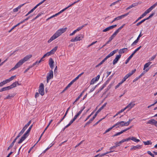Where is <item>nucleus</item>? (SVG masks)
Listing matches in <instances>:
<instances>
[{
	"label": "nucleus",
	"instance_id": "nucleus-1",
	"mask_svg": "<svg viewBox=\"0 0 157 157\" xmlns=\"http://www.w3.org/2000/svg\"><path fill=\"white\" fill-rule=\"evenodd\" d=\"M67 29V28H61L58 29L48 40V43H51L52 41L60 36L62 34L65 33Z\"/></svg>",
	"mask_w": 157,
	"mask_h": 157
},
{
	"label": "nucleus",
	"instance_id": "nucleus-2",
	"mask_svg": "<svg viewBox=\"0 0 157 157\" xmlns=\"http://www.w3.org/2000/svg\"><path fill=\"white\" fill-rule=\"evenodd\" d=\"M32 56L28 55L26 56L24 58L20 60L15 66L11 69V70L13 71L14 70L20 67L24 62L27 61L29 59L31 58Z\"/></svg>",
	"mask_w": 157,
	"mask_h": 157
},
{
	"label": "nucleus",
	"instance_id": "nucleus-3",
	"mask_svg": "<svg viewBox=\"0 0 157 157\" xmlns=\"http://www.w3.org/2000/svg\"><path fill=\"white\" fill-rule=\"evenodd\" d=\"M107 103H105L98 110V111L96 112L95 114L93 116V117L91 118H90V119L89 120V121H88L85 124L84 127H85L86 125L87 124H89L90 123H91L92 121H93V120L97 116V114L98 113H99L102 109H103L106 106Z\"/></svg>",
	"mask_w": 157,
	"mask_h": 157
},
{
	"label": "nucleus",
	"instance_id": "nucleus-4",
	"mask_svg": "<svg viewBox=\"0 0 157 157\" xmlns=\"http://www.w3.org/2000/svg\"><path fill=\"white\" fill-rule=\"evenodd\" d=\"M33 125L32 124L30 126L29 129L26 131L25 133L22 136L21 139L18 141V144L21 143L22 142V141H23L27 137V136H28L29 133L30 132L31 129V128L33 127Z\"/></svg>",
	"mask_w": 157,
	"mask_h": 157
},
{
	"label": "nucleus",
	"instance_id": "nucleus-5",
	"mask_svg": "<svg viewBox=\"0 0 157 157\" xmlns=\"http://www.w3.org/2000/svg\"><path fill=\"white\" fill-rule=\"evenodd\" d=\"M38 91L40 94L42 96L44 94V85L43 83H41L39 87Z\"/></svg>",
	"mask_w": 157,
	"mask_h": 157
},
{
	"label": "nucleus",
	"instance_id": "nucleus-6",
	"mask_svg": "<svg viewBox=\"0 0 157 157\" xmlns=\"http://www.w3.org/2000/svg\"><path fill=\"white\" fill-rule=\"evenodd\" d=\"M83 38V36L81 34L76 36L74 38H72L71 40L72 42L80 40Z\"/></svg>",
	"mask_w": 157,
	"mask_h": 157
},
{
	"label": "nucleus",
	"instance_id": "nucleus-7",
	"mask_svg": "<svg viewBox=\"0 0 157 157\" xmlns=\"http://www.w3.org/2000/svg\"><path fill=\"white\" fill-rule=\"evenodd\" d=\"M114 125L115 126V127L117 126V128L124 126H127L125 124V122L122 121L118 122Z\"/></svg>",
	"mask_w": 157,
	"mask_h": 157
},
{
	"label": "nucleus",
	"instance_id": "nucleus-8",
	"mask_svg": "<svg viewBox=\"0 0 157 157\" xmlns=\"http://www.w3.org/2000/svg\"><path fill=\"white\" fill-rule=\"evenodd\" d=\"M53 71L52 70H50L48 74L47 77V83L48 82L49 80L53 78Z\"/></svg>",
	"mask_w": 157,
	"mask_h": 157
},
{
	"label": "nucleus",
	"instance_id": "nucleus-9",
	"mask_svg": "<svg viewBox=\"0 0 157 157\" xmlns=\"http://www.w3.org/2000/svg\"><path fill=\"white\" fill-rule=\"evenodd\" d=\"M157 5V2L155 3L153 5L150 7L149 9H147L145 12L147 14L149 13Z\"/></svg>",
	"mask_w": 157,
	"mask_h": 157
},
{
	"label": "nucleus",
	"instance_id": "nucleus-10",
	"mask_svg": "<svg viewBox=\"0 0 157 157\" xmlns=\"http://www.w3.org/2000/svg\"><path fill=\"white\" fill-rule=\"evenodd\" d=\"M100 75H98L96 78H93L91 81L90 84H94L95 82L98 81L99 79Z\"/></svg>",
	"mask_w": 157,
	"mask_h": 157
},
{
	"label": "nucleus",
	"instance_id": "nucleus-11",
	"mask_svg": "<svg viewBox=\"0 0 157 157\" xmlns=\"http://www.w3.org/2000/svg\"><path fill=\"white\" fill-rule=\"evenodd\" d=\"M121 54L117 55L115 59L113 60V64L115 65L116 64L117 62L119 59L121 58Z\"/></svg>",
	"mask_w": 157,
	"mask_h": 157
},
{
	"label": "nucleus",
	"instance_id": "nucleus-12",
	"mask_svg": "<svg viewBox=\"0 0 157 157\" xmlns=\"http://www.w3.org/2000/svg\"><path fill=\"white\" fill-rule=\"evenodd\" d=\"M54 61L52 58H50L49 59V65L52 69H53L54 68Z\"/></svg>",
	"mask_w": 157,
	"mask_h": 157
},
{
	"label": "nucleus",
	"instance_id": "nucleus-13",
	"mask_svg": "<svg viewBox=\"0 0 157 157\" xmlns=\"http://www.w3.org/2000/svg\"><path fill=\"white\" fill-rule=\"evenodd\" d=\"M151 63V62H149L148 63H146L144 66V70H145L146 72H147L149 70V68H147V67H148L150 64Z\"/></svg>",
	"mask_w": 157,
	"mask_h": 157
},
{
	"label": "nucleus",
	"instance_id": "nucleus-14",
	"mask_svg": "<svg viewBox=\"0 0 157 157\" xmlns=\"http://www.w3.org/2000/svg\"><path fill=\"white\" fill-rule=\"evenodd\" d=\"M129 14V13H125L124 15H121V16H118L116 17L115 18V20H116V21H118L119 20H120L123 18L124 17H125L127 16Z\"/></svg>",
	"mask_w": 157,
	"mask_h": 157
},
{
	"label": "nucleus",
	"instance_id": "nucleus-15",
	"mask_svg": "<svg viewBox=\"0 0 157 157\" xmlns=\"http://www.w3.org/2000/svg\"><path fill=\"white\" fill-rule=\"evenodd\" d=\"M142 145H138L136 146H133L131 148L130 150L131 151L135 150L137 149H139L142 147Z\"/></svg>",
	"mask_w": 157,
	"mask_h": 157
},
{
	"label": "nucleus",
	"instance_id": "nucleus-16",
	"mask_svg": "<svg viewBox=\"0 0 157 157\" xmlns=\"http://www.w3.org/2000/svg\"><path fill=\"white\" fill-rule=\"evenodd\" d=\"M135 105V104L134 103V102H132L129 103L124 109L125 110L128 108H129L130 109H131Z\"/></svg>",
	"mask_w": 157,
	"mask_h": 157
},
{
	"label": "nucleus",
	"instance_id": "nucleus-17",
	"mask_svg": "<svg viewBox=\"0 0 157 157\" xmlns=\"http://www.w3.org/2000/svg\"><path fill=\"white\" fill-rule=\"evenodd\" d=\"M116 26H117V25H112V26H109V27H108L106 28L105 29H104L102 31L103 32H107V31H109L110 29H112L113 28L116 27Z\"/></svg>",
	"mask_w": 157,
	"mask_h": 157
},
{
	"label": "nucleus",
	"instance_id": "nucleus-18",
	"mask_svg": "<svg viewBox=\"0 0 157 157\" xmlns=\"http://www.w3.org/2000/svg\"><path fill=\"white\" fill-rule=\"evenodd\" d=\"M147 123L156 125V124H157V121L154 119H151L149 120Z\"/></svg>",
	"mask_w": 157,
	"mask_h": 157
},
{
	"label": "nucleus",
	"instance_id": "nucleus-19",
	"mask_svg": "<svg viewBox=\"0 0 157 157\" xmlns=\"http://www.w3.org/2000/svg\"><path fill=\"white\" fill-rule=\"evenodd\" d=\"M70 109V107H69L67 109V110L64 115V116L62 118V119L60 121L57 123V125H58L61 122L63 121V120L64 119V118H65V117H66V116L68 112V111L69 110V109Z\"/></svg>",
	"mask_w": 157,
	"mask_h": 157
},
{
	"label": "nucleus",
	"instance_id": "nucleus-20",
	"mask_svg": "<svg viewBox=\"0 0 157 157\" xmlns=\"http://www.w3.org/2000/svg\"><path fill=\"white\" fill-rule=\"evenodd\" d=\"M128 48H123L120 49L119 51V53L121 54L124 53L125 52L127 51Z\"/></svg>",
	"mask_w": 157,
	"mask_h": 157
},
{
	"label": "nucleus",
	"instance_id": "nucleus-21",
	"mask_svg": "<svg viewBox=\"0 0 157 157\" xmlns=\"http://www.w3.org/2000/svg\"><path fill=\"white\" fill-rule=\"evenodd\" d=\"M19 85L20 84H19L18 82L17 81L13 83L11 85L12 88L16 87L17 85Z\"/></svg>",
	"mask_w": 157,
	"mask_h": 157
},
{
	"label": "nucleus",
	"instance_id": "nucleus-22",
	"mask_svg": "<svg viewBox=\"0 0 157 157\" xmlns=\"http://www.w3.org/2000/svg\"><path fill=\"white\" fill-rule=\"evenodd\" d=\"M117 33L115 32L109 38V41L111 40L115 37Z\"/></svg>",
	"mask_w": 157,
	"mask_h": 157
},
{
	"label": "nucleus",
	"instance_id": "nucleus-23",
	"mask_svg": "<svg viewBox=\"0 0 157 157\" xmlns=\"http://www.w3.org/2000/svg\"><path fill=\"white\" fill-rule=\"evenodd\" d=\"M24 4H23L22 5H21L13 9V12H17L18 11V9H20L21 8V7L23 6Z\"/></svg>",
	"mask_w": 157,
	"mask_h": 157
},
{
	"label": "nucleus",
	"instance_id": "nucleus-24",
	"mask_svg": "<svg viewBox=\"0 0 157 157\" xmlns=\"http://www.w3.org/2000/svg\"><path fill=\"white\" fill-rule=\"evenodd\" d=\"M9 82V81L8 80V79H6L5 80L3 81V82L0 83V86H2L4 85L5 84H6L7 83H8Z\"/></svg>",
	"mask_w": 157,
	"mask_h": 157
},
{
	"label": "nucleus",
	"instance_id": "nucleus-25",
	"mask_svg": "<svg viewBox=\"0 0 157 157\" xmlns=\"http://www.w3.org/2000/svg\"><path fill=\"white\" fill-rule=\"evenodd\" d=\"M82 113V110H80L79 112L78 113L76 114L74 116V118L76 119L77 117H78V116L81 113Z\"/></svg>",
	"mask_w": 157,
	"mask_h": 157
},
{
	"label": "nucleus",
	"instance_id": "nucleus-26",
	"mask_svg": "<svg viewBox=\"0 0 157 157\" xmlns=\"http://www.w3.org/2000/svg\"><path fill=\"white\" fill-rule=\"evenodd\" d=\"M131 140H133L136 142H138L140 141L139 140L136 139V137L133 136L131 137Z\"/></svg>",
	"mask_w": 157,
	"mask_h": 157
},
{
	"label": "nucleus",
	"instance_id": "nucleus-27",
	"mask_svg": "<svg viewBox=\"0 0 157 157\" xmlns=\"http://www.w3.org/2000/svg\"><path fill=\"white\" fill-rule=\"evenodd\" d=\"M143 143L145 145H148L152 144V143L151 142L150 140H147L146 142L144 141Z\"/></svg>",
	"mask_w": 157,
	"mask_h": 157
},
{
	"label": "nucleus",
	"instance_id": "nucleus-28",
	"mask_svg": "<svg viewBox=\"0 0 157 157\" xmlns=\"http://www.w3.org/2000/svg\"><path fill=\"white\" fill-rule=\"evenodd\" d=\"M87 25V24H84V25H82V26L79 27L76 30H75L77 32L79 31L83 27H85L86 25Z\"/></svg>",
	"mask_w": 157,
	"mask_h": 157
},
{
	"label": "nucleus",
	"instance_id": "nucleus-29",
	"mask_svg": "<svg viewBox=\"0 0 157 157\" xmlns=\"http://www.w3.org/2000/svg\"><path fill=\"white\" fill-rule=\"evenodd\" d=\"M136 69H135L134 70L132 71L131 72H129L128 74V75L129 76V77H130L132 75H133L136 71Z\"/></svg>",
	"mask_w": 157,
	"mask_h": 157
},
{
	"label": "nucleus",
	"instance_id": "nucleus-30",
	"mask_svg": "<svg viewBox=\"0 0 157 157\" xmlns=\"http://www.w3.org/2000/svg\"><path fill=\"white\" fill-rule=\"evenodd\" d=\"M136 69H135L134 70L132 71L131 72H129L128 74V75L129 76V77H130L132 75H133L136 71Z\"/></svg>",
	"mask_w": 157,
	"mask_h": 157
},
{
	"label": "nucleus",
	"instance_id": "nucleus-31",
	"mask_svg": "<svg viewBox=\"0 0 157 157\" xmlns=\"http://www.w3.org/2000/svg\"><path fill=\"white\" fill-rule=\"evenodd\" d=\"M125 25V24H123L122 26L120 27L117 30H116L115 32L117 34L120 32L121 30L123 27Z\"/></svg>",
	"mask_w": 157,
	"mask_h": 157
},
{
	"label": "nucleus",
	"instance_id": "nucleus-32",
	"mask_svg": "<svg viewBox=\"0 0 157 157\" xmlns=\"http://www.w3.org/2000/svg\"><path fill=\"white\" fill-rule=\"evenodd\" d=\"M125 25V24H123L122 26L120 27L117 30H116L115 32L117 34L120 32L121 30L123 27Z\"/></svg>",
	"mask_w": 157,
	"mask_h": 157
},
{
	"label": "nucleus",
	"instance_id": "nucleus-33",
	"mask_svg": "<svg viewBox=\"0 0 157 157\" xmlns=\"http://www.w3.org/2000/svg\"><path fill=\"white\" fill-rule=\"evenodd\" d=\"M114 127H115V126H114L113 125L112 127H110V128H109L108 129H107L105 131V132L104 133V134H105L106 133L110 131L111 129H112Z\"/></svg>",
	"mask_w": 157,
	"mask_h": 157
},
{
	"label": "nucleus",
	"instance_id": "nucleus-34",
	"mask_svg": "<svg viewBox=\"0 0 157 157\" xmlns=\"http://www.w3.org/2000/svg\"><path fill=\"white\" fill-rule=\"evenodd\" d=\"M139 40L138 39H137L132 44V46H134L138 42Z\"/></svg>",
	"mask_w": 157,
	"mask_h": 157
},
{
	"label": "nucleus",
	"instance_id": "nucleus-35",
	"mask_svg": "<svg viewBox=\"0 0 157 157\" xmlns=\"http://www.w3.org/2000/svg\"><path fill=\"white\" fill-rule=\"evenodd\" d=\"M139 40L138 39H137L132 44V46H134L138 42Z\"/></svg>",
	"mask_w": 157,
	"mask_h": 157
},
{
	"label": "nucleus",
	"instance_id": "nucleus-36",
	"mask_svg": "<svg viewBox=\"0 0 157 157\" xmlns=\"http://www.w3.org/2000/svg\"><path fill=\"white\" fill-rule=\"evenodd\" d=\"M139 40L138 39H137L132 44V46H134L138 42Z\"/></svg>",
	"mask_w": 157,
	"mask_h": 157
},
{
	"label": "nucleus",
	"instance_id": "nucleus-37",
	"mask_svg": "<svg viewBox=\"0 0 157 157\" xmlns=\"http://www.w3.org/2000/svg\"><path fill=\"white\" fill-rule=\"evenodd\" d=\"M139 40L138 39H137L132 44V46H134L138 42Z\"/></svg>",
	"mask_w": 157,
	"mask_h": 157
},
{
	"label": "nucleus",
	"instance_id": "nucleus-38",
	"mask_svg": "<svg viewBox=\"0 0 157 157\" xmlns=\"http://www.w3.org/2000/svg\"><path fill=\"white\" fill-rule=\"evenodd\" d=\"M118 49L115 50L114 51L111 52L110 53L111 55L112 56H113L115 53L117 52L118 51Z\"/></svg>",
	"mask_w": 157,
	"mask_h": 157
},
{
	"label": "nucleus",
	"instance_id": "nucleus-39",
	"mask_svg": "<svg viewBox=\"0 0 157 157\" xmlns=\"http://www.w3.org/2000/svg\"><path fill=\"white\" fill-rule=\"evenodd\" d=\"M57 48L58 47L57 46H56L51 51L52 52V53L54 54L55 53V52L57 50Z\"/></svg>",
	"mask_w": 157,
	"mask_h": 157
},
{
	"label": "nucleus",
	"instance_id": "nucleus-40",
	"mask_svg": "<svg viewBox=\"0 0 157 157\" xmlns=\"http://www.w3.org/2000/svg\"><path fill=\"white\" fill-rule=\"evenodd\" d=\"M42 4L41 2L39 3L38 4L36 5L32 9L34 11L39 6Z\"/></svg>",
	"mask_w": 157,
	"mask_h": 157
},
{
	"label": "nucleus",
	"instance_id": "nucleus-41",
	"mask_svg": "<svg viewBox=\"0 0 157 157\" xmlns=\"http://www.w3.org/2000/svg\"><path fill=\"white\" fill-rule=\"evenodd\" d=\"M42 4L41 2L39 3L38 4L36 5L32 9L34 11L39 6Z\"/></svg>",
	"mask_w": 157,
	"mask_h": 157
},
{
	"label": "nucleus",
	"instance_id": "nucleus-42",
	"mask_svg": "<svg viewBox=\"0 0 157 157\" xmlns=\"http://www.w3.org/2000/svg\"><path fill=\"white\" fill-rule=\"evenodd\" d=\"M145 21V20L143 19L142 20H141L139 22L137 23L136 25L137 26H139V25H140L142 23L144 22Z\"/></svg>",
	"mask_w": 157,
	"mask_h": 157
},
{
	"label": "nucleus",
	"instance_id": "nucleus-43",
	"mask_svg": "<svg viewBox=\"0 0 157 157\" xmlns=\"http://www.w3.org/2000/svg\"><path fill=\"white\" fill-rule=\"evenodd\" d=\"M133 119H129L128 121L127 122H125V124L127 126H128L129 124L132 121Z\"/></svg>",
	"mask_w": 157,
	"mask_h": 157
},
{
	"label": "nucleus",
	"instance_id": "nucleus-44",
	"mask_svg": "<svg viewBox=\"0 0 157 157\" xmlns=\"http://www.w3.org/2000/svg\"><path fill=\"white\" fill-rule=\"evenodd\" d=\"M15 77L16 75L12 76L10 78L8 79V80L9 81V82H10Z\"/></svg>",
	"mask_w": 157,
	"mask_h": 157
},
{
	"label": "nucleus",
	"instance_id": "nucleus-45",
	"mask_svg": "<svg viewBox=\"0 0 157 157\" xmlns=\"http://www.w3.org/2000/svg\"><path fill=\"white\" fill-rule=\"evenodd\" d=\"M125 110L124 108L122 109L120 111H119L116 114V116H117L120 113L124 112Z\"/></svg>",
	"mask_w": 157,
	"mask_h": 157
},
{
	"label": "nucleus",
	"instance_id": "nucleus-46",
	"mask_svg": "<svg viewBox=\"0 0 157 157\" xmlns=\"http://www.w3.org/2000/svg\"><path fill=\"white\" fill-rule=\"evenodd\" d=\"M132 57L130 56L126 60L125 63L127 64L129 62V61L130 60V59H131Z\"/></svg>",
	"mask_w": 157,
	"mask_h": 157
},
{
	"label": "nucleus",
	"instance_id": "nucleus-47",
	"mask_svg": "<svg viewBox=\"0 0 157 157\" xmlns=\"http://www.w3.org/2000/svg\"><path fill=\"white\" fill-rule=\"evenodd\" d=\"M24 132L23 131L21 130L20 132L19 133L18 136H17V138H18Z\"/></svg>",
	"mask_w": 157,
	"mask_h": 157
},
{
	"label": "nucleus",
	"instance_id": "nucleus-48",
	"mask_svg": "<svg viewBox=\"0 0 157 157\" xmlns=\"http://www.w3.org/2000/svg\"><path fill=\"white\" fill-rule=\"evenodd\" d=\"M13 97V96H12V95H9L8 96L6 97L5 98H4L5 99H10L11 98H12Z\"/></svg>",
	"mask_w": 157,
	"mask_h": 157
},
{
	"label": "nucleus",
	"instance_id": "nucleus-49",
	"mask_svg": "<svg viewBox=\"0 0 157 157\" xmlns=\"http://www.w3.org/2000/svg\"><path fill=\"white\" fill-rule=\"evenodd\" d=\"M7 90L6 87H3V88L1 89L0 90V92H2V91H6V90Z\"/></svg>",
	"mask_w": 157,
	"mask_h": 157
},
{
	"label": "nucleus",
	"instance_id": "nucleus-50",
	"mask_svg": "<svg viewBox=\"0 0 157 157\" xmlns=\"http://www.w3.org/2000/svg\"><path fill=\"white\" fill-rule=\"evenodd\" d=\"M39 63V61H37L35 63H34L31 66L32 67L34 66L35 65H36L37 64L38 65L39 63Z\"/></svg>",
	"mask_w": 157,
	"mask_h": 157
},
{
	"label": "nucleus",
	"instance_id": "nucleus-51",
	"mask_svg": "<svg viewBox=\"0 0 157 157\" xmlns=\"http://www.w3.org/2000/svg\"><path fill=\"white\" fill-rule=\"evenodd\" d=\"M147 153L149 155H150L152 157H154V154H152L151 152L150 151H147Z\"/></svg>",
	"mask_w": 157,
	"mask_h": 157
},
{
	"label": "nucleus",
	"instance_id": "nucleus-52",
	"mask_svg": "<svg viewBox=\"0 0 157 157\" xmlns=\"http://www.w3.org/2000/svg\"><path fill=\"white\" fill-rule=\"evenodd\" d=\"M156 56V55H155L152 56L151 58H150L149 60L150 61H152L155 58Z\"/></svg>",
	"mask_w": 157,
	"mask_h": 157
},
{
	"label": "nucleus",
	"instance_id": "nucleus-53",
	"mask_svg": "<svg viewBox=\"0 0 157 157\" xmlns=\"http://www.w3.org/2000/svg\"><path fill=\"white\" fill-rule=\"evenodd\" d=\"M106 59L105 58L104 59H103L101 62H100L99 63V65H101L104 62L106 61Z\"/></svg>",
	"mask_w": 157,
	"mask_h": 157
},
{
	"label": "nucleus",
	"instance_id": "nucleus-54",
	"mask_svg": "<svg viewBox=\"0 0 157 157\" xmlns=\"http://www.w3.org/2000/svg\"><path fill=\"white\" fill-rule=\"evenodd\" d=\"M75 82L74 80L73 79L68 84V86H71Z\"/></svg>",
	"mask_w": 157,
	"mask_h": 157
},
{
	"label": "nucleus",
	"instance_id": "nucleus-55",
	"mask_svg": "<svg viewBox=\"0 0 157 157\" xmlns=\"http://www.w3.org/2000/svg\"><path fill=\"white\" fill-rule=\"evenodd\" d=\"M14 144H13V143H11L10 145V146L7 149V150H9L13 146Z\"/></svg>",
	"mask_w": 157,
	"mask_h": 157
},
{
	"label": "nucleus",
	"instance_id": "nucleus-56",
	"mask_svg": "<svg viewBox=\"0 0 157 157\" xmlns=\"http://www.w3.org/2000/svg\"><path fill=\"white\" fill-rule=\"evenodd\" d=\"M34 11V10H33V9H32V10H31L26 15H25V16H27L28 15H29V14H30V13H32V12H33V11Z\"/></svg>",
	"mask_w": 157,
	"mask_h": 157
},
{
	"label": "nucleus",
	"instance_id": "nucleus-57",
	"mask_svg": "<svg viewBox=\"0 0 157 157\" xmlns=\"http://www.w3.org/2000/svg\"><path fill=\"white\" fill-rule=\"evenodd\" d=\"M31 67H31V66L29 67V68L26 69L25 71L24 72V73H26L29 70V69Z\"/></svg>",
	"mask_w": 157,
	"mask_h": 157
},
{
	"label": "nucleus",
	"instance_id": "nucleus-58",
	"mask_svg": "<svg viewBox=\"0 0 157 157\" xmlns=\"http://www.w3.org/2000/svg\"><path fill=\"white\" fill-rule=\"evenodd\" d=\"M121 133L120 132H118L116 134H115L113 136V137L116 136H117L118 135H119L120 134H121Z\"/></svg>",
	"mask_w": 157,
	"mask_h": 157
},
{
	"label": "nucleus",
	"instance_id": "nucleus-59",
	"mask_svg": "<svg viewBox=\"0 0 157 157\" xmlns=\"http://www.w3.org/2000/svg\"><path fill=\"white\" fill-rule=\"evenodd\" d=\"M112 56L109 53L105 58L106 59V60H107L108 58H109L110 57Z\"/></svg>",
	"mask_w": 157,
	"mask_h": 157
},
{
	"label": "nucleus",
	"instance_id": "nucleus-60",
	"mask_svg": "<svg viewBox=\"0 0 157 157\" xmlns=\"http://www.w3.org/2000/svg\"><path fill=\"white\" fill-rule=\"evenodd\" d=\"M71 6V5H69L67 7L65 8H64V9H63L61 11H62V12H63L65 10H67V9H68L69 7H70Z\"/></svg>",
	"mask_w": 157,
	"mask_h": 157
},
{
	"label": "nucleus",
	"instance_id": "nucleus-61",
	"mask_svg": "<svg viewBox=\"0 0 157 157\" xmlns=\"http://www.w3.org/2000/svg\"><path fill=\"white\" fill-rule=\"evenodd\" d=\"M83 140H82V141H81V142H80L78 144L75 146V147H78V146H79L80 144H81L83 142Z\"/></svg>",
	"mask_w": 157,
	"mask_h": 157
},
{
	"label": "nucleus",
	"instance_id": "nucleus-62",
	"mask_svg": "<svg viewBox=\"0 0 157 157\" xmlns=\"http://www.w3.org/2000/svg\"><path fill=\"white\" fill-rule=\"evenodd\" d=\"M76 32V31L75 30H74L72 33H71L70 34V36H72L73 35H74L75 33Z\"/></svg>",
	"mask_w": 157,
	"mask_h": 157
},
{
	"label": "nucleus",
	"instance_id": "nucleus-63",
	"mask_svg": "<svg viewBox=\"0 0 157 157\" xmlns=\"http://www.w3.org/2000/svg\"><path fill=\"white\" fill-rule=\"evenodd\" d=\"M39 94H40L38 92H36V93L35 95V98H36L38 97L39 96V95H40Z\"/></svg>",
	"mask_w": 157,
	"mask_h": 157
},
{
	"label": "nucleus",
	"instance_id": "nucleus-64",
	"mask_svg": "<svg viewBox=\"0 0 157 157\" xmlns=\"http://www.w3.org/2000/svg\"><path fill=\"white\" fill-rule=\"evenodd\" d=\"M47 53L48 56H50V55H52V54H53L52 53V52H51V51H50L49 52H47Z\"/></svg>",
	"mask_w": 157,
	"mask_h": 157
}]
</instances>
